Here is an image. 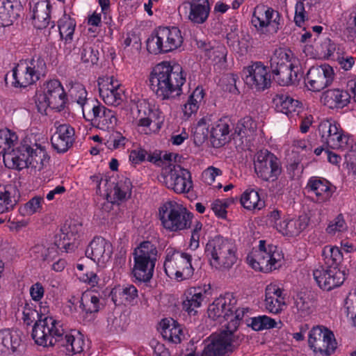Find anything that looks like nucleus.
<instances>
[{
    "label": "nucleus",
    "mask_w": 356,
    "mask_h": 356,
    "mask_svg": "<svg viewBox=\"0 0 356 356\" xmlns=\"http://www.w3.org/2000/svg\"><path fill=\"white\" fill-rule=\"evenodd\" d=\"M351 95L348 90L339 88L330 89L325 91L321 97L323 104L330 108H343L350 102Z\"/></svg>",
    "instance_id": "24"
},
{
    "label": "nucleus",
    "mask_w": 356,
    "mask_h": 356,
    "mask_svg": "<svg viewBox=\"0 0 356 356\" xmlns=\"http://www.w3.org/2000/svg\"><path fill=\"white\" fill-rule=\"evenodd\" d=\"M280 15L271 8H256L252 15V24L261 33H275L280 29Z\"/></svg>",
    "instance_id": "14"
},
{
    "label": "nucleus",
    "mask_w": 356,
    "mask_h": 356,
    "mask_svg": "<svg viewBox=\"0 0 356 356\" xmlns=\"http://www.w3.org/2000/svg\"><path fill=\"white\" fill-rule=\"evenodd\" d=\"M127 139L120 132L116 131L107 140L106 145L111 149H115L125 145Z\"/></svg>",
    "instance_id": "62"
},
{
    "label": "nucleus",
    "mask_w": 356,
    "mask_h": 356,
    "mask_svg": "<svg viewBox=\"0 0 356 356\" xmlns=\"http://www.w3.org/2000/svg\"><path fill=\"white\" fill-rule=\"evenodd\" d=\"M229 127L222 119L219 120L210 131L211 141L214 147H220L227 142Z\"/></svg>",
    "instance_id": "34"
},
{
    "label": "nucleus",
    "mask_w": 356,
    "mask_h": 356,
    "mask_svg": "<svg viewBox=\"0 0 356 356\" xmlns=\"http://www.w3.org/2000/svg\"><path fill=\"white\" fill-rule=\"evenodd\" d=\"M228 205L227 200L223 202L220 200H216L211 204V209L216 216L221 218H225L227 215L226 209Z\"/></svg>",
    "instance_id": "63"
},
{
    "label": "nucleus",
    "mask_w": 356,
    "mask_h": 356,
    "mask_svg": "<svg viewBox=\"0 0 356 356\" xmlns=\"http://www.w3.org/2000/svg\"><path fill=\"white\" fill-rule=\"evenodd\" d=\"M204 253L210 265L221 271L229 270L237 261L234 245L220 236L208 241Z\"/></svg>",
    "instance_id": "4"
},
{
    "label": "nucleus",
    "mask_w": 356,
    "mask_h": 356,
    "mask_svg": "<svg viewBox=\"0 0 356 356\" xmlns=\"http://www.w3.org/2000/svg\"><path fill=\"white\" fill-rule=\"evenodd\" d=\"M98 51L95 50L90 43H83L80 49L81 60L84 63H88L92 65L97 64L98 58Z\"/></svg>",
    "instance_id": "47"
},
{
    "label": "nucleus",
    "mask_w": 356,
    "mask_h": 356,
    "mask_svg": "<svg viewBox=\"0 0 356 356\" xmlns=\"http://www.w3.org/2000/svg\"><path fill=\"white\" fill-rule=\"evenodd\" d=\"M79 302L80 308L86 314L97 313L103 307V305L99 302V297L92 291L84 292Z\"/></svg>",
    "instance_id": "39"
},
{
    "label": "nucleus",
    "mask_w": 356,
    "mask_h": 356,
    "mask_svg": "<svg viewBox=\"0 0 356 356\" xmlns=\"http://www.w3.org/2000/svg\"><path fill=\"white\" fill-rule=\"evenodd\" d=\"M157 249L150 241H144L135 249L133 255L134 276L140 282H147L152 279L157 259Z\"/></svg>",
    "instance_id": "6"
},
{
    "label": "nucleus",
    "mask_w": 356,
    "mask_h": 356,
    "mask_svg": "<svg viewBox=\"0 0 356 356\" xmlns=\"http://www.w3.org/2000/svg\"><path fill=\"white\" fill-rule=\"evenodd\" d=\"M58 30L61 39L65 40L67 45L71 42L73 38L76 27V22L70 16L64 15L58 21Z\"/></svg>",
    "instance_id": "40"
},
{
    "label": "nucleus",
    "mask_w": 356,
    "mask_h": 356,
    "mask_svg": "<svg viewBox=\"0 0 356 356\" xmlns=\"http://www.w3.org/2000/svg\"><path fill=\"white\" fill-rule=\"evenodd\" d=\"M318 48V51L324 58H330L331 56L334 58V53L336 50V44L330 38H325Z\"/></svg>",
    "instance_id": "59"
},
{
    "label": "nucleus",
    "mask_w": 356,
    "mask_h": 356,
    "mask_svg": "<svg viewBox=\"0 0 356 356\" xmlns=\"http://www.w3.org/2000/svg\"><path fill=\"white\" fill-rule=\"evenodd\" d=\"M334 76V70L329 65L312 66L305 78V85L309 90L319 92L332 83Z\"/></svg>",
    "instance_id": "15"
},
{
    "label": "nucleus",
    "mask_w": 356,
    "mask_h": 356,
    "mask_svg": "<svg viewBox=\"0 0 356 356\" xmlns=\"http://www.w3.org/2000/svg\"><path fill=\"white\" fill-rule=\"evenodd\" d=\"M83 117L97 124V128L108 131L113 130L118 121L115 111L100 105L98 102L83 108Z\"/></svg>",
    "instance_id": "12"
},
{
    "label": "nucleus",
    "mask_w": 356,
    "mask_h": 356,
    "mask_svg": "<svg viewBox=\"0 0 356 356\" xmlns=\"http://www.w3.org/2000/svg\"><path fill=\"white\" fill-rule=\"evenodd\" d=\"M270 252L256 253L254 257H248L251 266L259 271L268 273L271 271V267L270 266Z\"/></svg>",
    "instance_id": "43"
},
{
    "label": "nucleus",
    "mask_w": 356,
    "mask_h": 356,
    "mask_svg": "<svg viewBox=\"0 0 356 356\" xmlns=\"http://www.w3.org/2000/svg\"><path fill=\"white\" fill-rule=\"evenodd\" d=\"M22 342L20 334L17 330L3 329L0 330V345L7 350L15 352Z\"/></svg>",
    "instance_id": "37"
},
{
    "label": "nucleus",
    "mask_w": 356,
    "mask_h": 356,
    "mask_svg": "<svg viewBox=\"0 0 356 356\" xmlns=\"http://www.w3.org/2000/svg\"><path fill=\"white\" fill-rule=\"evenodd\" d=\"M43 198L35 196L26 202L23 207L19 208V212L22 216H31L41 209V202Z\"/></svg>",
    "instance_id": "55"
},
{
    "label": "nucleus",
    "mask_w": 356,
    "mask_h": 356,
    "mask_svg": "<svg viewBox=\"0 0 356 356\" xmlns=\"http://www.w3.org/2000/svg\"><path fill=\"white\" fill-rule=\"evenodd\" d=\"M242 76L247 85L257 90L264 91L271 86V76L261 62H254L244 67Z\"/></svg>",
    "instance_id": "13"
},
{
    "label": "nucleus",
    "mask_w": 356,
    "mask_h": 356,
    "mask_svg": "<svg viewBox=\"0 0 356 356\" xmlns=\"http://www.w3.org/2000/svg\"><path fill=\"white\" fill-rule=\"evenodd\" d=\"M236 305V300L232 293H227L216 298L212 304L209 305L207 312L210 318L213 321L223 318L229 321L233 316L234 309Z\"/></svg>",
    "instance_id": "18"
},
{
    "label": "nucleus",
    "mask_w": 356,
    "mask_h": 356,
    "mask_svg": "<svg viewBox=\"0 0 356 356\" xmlns=\"http://www.w3.org/2000/svg\"><path fill=\"white\" fill-rule=\"evenodd\" d=\"M265 305L267 310L273 314H279L283 310V307L286 306L285 301L275 297H269L265 295Z\"/></svg>",
    "instance_id": "56"
},
{
    "label": "nucleus",
    "mask_w": 356,
    "mask_h": 356,
    "mask_svg": "<svg viewBox=\"0 0 356 356\" xmlns=\"http://www.w3.org/2000/svg\"><path fill=\"white\" fill-rule=\"evenodd\" d=\"M127 325V316L124 314L109 318L108 326L111 332H122L126 329Z\"/></svg>",
    "instance_id": "57"
},
{
    "label": "nucleus",
    "mask_w": 356,
    "mask_h": 356,
    "mask_svg": "<svg viewBox=\"0 0 356 356\" xmlns=\"http://www.w3.org/2000/svg\"><path fill=\"white\" fill-rule=\"evenodd\" d=\"M204 95V90L201 88H196L193 93L188 97L187 102L182 108L185 115L190 117L199 108V104L203 99Z\"/></svg>",
    "instance_id": "41"
},
{
    "label": "nucleus",
    "mask_w": 356,
    "mask_h": 356,
    "mask_svg": "<svg viewBox=\"0 0 356 356\" xmlns=\"http://www.w3.org/2000/svg\"><path fill=\"white\" fill-rule=\"evenodd\" d=\"M99 95L105 104L117 106L123 101L124 91L113 84V77H99L97 81Z\"/></svg>",
    "instance_id": "19"
},
{
    "label": "nucleus",
    "mask_w": 356,
    "mask_h": 356,
    "mask_svg": "<svg viewBox=\"0 0 356 356\" xmlns=\"http://www.w3.org/2000/svg\"><path fill=\"white\" fill-rule=\"evenodd\" d=\"M12 76L14 79L12 84L16 88H26L37 81L27 67V60L19 61L13 69Z\"/></svg>",
    "instance_id": "27"
},
{
    "label": "nucleus",
    "mask_w": 356,
    "mask_h": 356,
    "mask_svg": "<svg viewBox=\"0 0 356 356\" xmlns=\"http://www.w3.org/2000/svg\"><path fill=\"white\" fill-rule=\"evenodd\" d=\"M9 187L0 186V213H4L13 209L16 204V200L11 197V192Z\"/></svg>",
    "instance_id": "52"
},
{
    "label": "nucleus",
    "mask_w": 356,
    "mask_h": 356,
    "mask_svg": "<svg viewBox=\"0 0 356 356\" xmlns=\"http://www.w3.org/2000/svg\"><path fill=\"white\" fill-rule=\"evenodd\" d=\"M161 334L168 341L179 343L181 341L183 331L181 325L174 319L164 318L160 323Z\"/></svg>",
    "instance_id": "31"
},
{
    "label": "nucleus",
    "mask_w": 356,
    "mask_h": 356,
    "mask_svg": "<svg viewBox=\"0 0 356 356\" xmlns=\"http://www.w3.org/2000/svg\"><path fill=\"white\" fill-rule=\"evenodd\" d=\"M346 229V224L342 214H339L333 221L330 222L326 231L334 234L336 232H343Z\"/></svg>",
    "instance_id": "60"
},
{
    "label": "nucleus",
    "mask_w": 356,
    "mask_h": 356,
    "mask_svg": "<svg viewBox=\"0 0 356 356\" xmlns=\"http://www.w3.org/2000/svg\"><path fill=\"white\" fill-rule=\"evenodd\" d=\"M183 41L177 27H159L155 35L147 39V49L153 54L168 53L180 47Z\"/></svg>",
    "instance_id": "8"
},
{
    "label": "nucleus",
    "mask_w": 356,
    "mask_h": 356,
    "mask_svg": "<svg viewBox=\"0 0 356 356\" xmlns=\"http://www.w3.org/2000/svg\"><path fill=\"white\" fill-rule=\"evenodd\" d=\"M247 325L255 331H260L275 327L277 323L274 319L264 315L252 318L251 323H247Z\"/></svg>",
    "instance_id": "46"
},
{
    "label": "nucleus",
    "mask_w": 356,
    "mask_h": 356,
    "mask_svg": "<svg viewBox=\"0 0 356 356\" xmlns=\"http://www.w3.org/2000/svg\"><path fill=\"white\" fill-rule=\"evenodd\" d=\"M295 305L301 317L307 316L312 312V302L305 295H298Z\"/></svg>",
    "instance_id": "53"
},
{
    "label": "nucleus",
    "mask_w": 356,
    "mask_h": 356,
    "mask_svg": "<svg viewBox=\"0 0 356 356\" xmlns=\"http://www.w3.org/2000/svg\"><path fill=\"white\" fill-rule=\"evenodd\" d=\"M226 38L227 40V44L229 46H232L235 50H236V46L238 47V51H240L241 54L247 52L248 45L239 40L237 33L234 31L228 32Z\"/></svg>",
    "instance_id": "58"
},
{
    "label": "nucleus",
    "mask_w": 356,
    "mask_h": 356,
    "mask_svg": "<svg viewBox=\"0 0 356 356\" xmlns=\"http://www.w3.org/2000/svg\"><path fill=\"white\" fill-rule=\"evenodd\" d=\"M203 120H201L194 131V142L195 144H202L204 143L208 137L209 131L205 127V124L202 122Z\"/></svg>",
    "instance_id": "61"
},
{
    "label": "nucleus",
    "mask_w": 356,
    "mask_h": 356,
    "mask_svg": "<svg viewBox=\"0 0 356 356\" xmlns=\"http://www.w3.org/2000/svg\"><path fill=\"white\" fill-rule=\"evenodd\" d=\"M256 123L250 116H245L241 119L236 124L234 129V135L241 138L246 137L254 132Z\"/></svg>",
    "instance_id": "45"
},
{
    "label": "nucleus",
    "mask_w": 356,
    "mask_h": 356,
    "mask_svg": "<svg viewBox=\"0 0 356 356\" xmlns=\"http://www.w3.org/2000/svg\"><path fill=\"white\" fill-rule=\"evenodd\" d=\"M81 230V223L75 220H67L60 229L63 235V236H60L62 243H65L67 240V243H74V248H76L78 243H76L75 241L79 237Z\"/></svg>",
    "instance_id": "36"
},
{
    "label": "nucleus",
    "mask_w": 356,
    "mask_h": 356,
    "mask_svg": "<svg viewBox=\"0 0 356 356\" xmlns=\"http://www.w3.org/2000/svg\"><path fill=\"white\" fill-rule=\"evenodd\" d=\"M162 179L161 181L168 188L178 194L188 193L193 187L191 172L179 165H174Z\"/></svg>",
    "instance_id": "16"
},
{
    "label": "nucleus",
    "mask_w": 356,
    "mask_h": 356,
    "mask_svg": "<svg viewBox=\"0 0 356 356\" xmlns=\"http://www.w3.org/2000/svg\"><path fill=\"white\" fill-rule=\"evenodd\" d=\"M32 338L40 346H48L58 344L65 348L67 355H74L83 351L84 339L78 332L74 336L64 332L61 325L53 318H46L37 324L32 334Z\"/></svg>",
    "instance_id": "1"
},
{
    "label": "nucleus",
    "mask_w": 356,
    "mask_h": 356,
    "mask_svg": "<svg viewBox=\"0 0 356 356\" xmlns=\"http://www.w3.org/2000/svg\"><path fill=\"white\" fill-rule=\"evenodd\" d=\"M110 296L115 305L131 304L138 297V290L132 284L118 286L111 291Z\"/></svg>",
    "instance_id": "28"
},
{
    "label": "nucleus",
    "mask_w": 356,
    "mask_h": 356,
    "mask_svg": "<svg viewBox=\"0 0 356 356\" xmlns=\"http://www.w3.org/2000/svg\"><path fill=\"white\" fill-rule=\"evenodd\" d=\"M14 6L10 2L4 3L3 0H0V25L8 26L13 22L14 18Z\"/></svg>",
    "instance_id": "50"
},
{
    "label": "nucleus",
    "mask_w": 356,
    "mask_h": 356,
    "mask_svg": "<svg viewBox=\"0 0 356 356\" xmlns=\"http://www.w3.org/2000/svg\"><path fill=\"white\" fill-rule=\"evenodd\" d=\"M275 108L277 112L289 115L300 108L302 103L286 94H277L273 99Z\"/></svg>",
    "instance_id": "33"
},
{
    "label": "nucleus",
    "mask_w": 356,
    "mask_h": 356,
    "mask_svg": "<svg viewBox=\"0 0 356 356\" xmlns=\"http://www.w3.org/2000/svg\"><path fill=\"white\" fill-rule=\"evenodd\" d=\"M339 125H337L334 122H332L331 120H323L318 125V131L321 136V141L323 145H327L328 138L332 137V136L337 131V129Z\"/></svg>",
    "instance_id": "51"
},
{
    "label": "nucleus",
    "mask_w": 356,
    "mask_h": 356,
    "mask_svg": "<svg viewBox=\"0 0 356 356\" xmlns=\"http://www.w3.org/2000/svg\"><path fill=\"white\" fill-rule=\"evenodd\" d=\"M190 6L188 19L195 24H202L209 16L211 8L208 0H186Z\"/></svg>",
    "instance_id": "23"
},
{
    "label": "nucleus",
    "mask_w": 356,
    "mask_h": 356,
    "mask_svg": "<svg viewBox=\"0 0 356 356\" xmlns=\"http://www.w3.org/2000/svg\"><path fill=\"white\" fill-rule=\"evenodd\" d=\"M347 37L350 40L356 38V13H350L347 21L346 29Z\"/></svg>",
    "instance_id": "64"
},
{
    "label": "nucleus",
    "mask_w": 356,
    "mask_h": 356,
    "mask_svg": "<svg viewBox=\"0 0 356 356\" xmlns=\"http://www.w3.org/2000/svg\"><path fill=\"white\" fill-rule=\"evenodd\" d=\"M27 67L31 74L38 81L41 75H44L46 70V63L40 56H33L27 61Z\"/></svg>",
    "instance_id": "48"
},
{
    "label": "nucleus",
    "mask_w": 356,
    "mask_h": 356,
    "mask_svg": "<svg viewBox=\"0 0 356 356\" xmlns=\"http://www.w3.org/2000/svg\"><path fill=\"white\" fill-rule=\"evenodd\" d=\"M74 129L69 124L56 126V131L51 138L53 148L58 153L67 152L74 142Z\"/></svg>",
    "instance_id": "20"
},
{
    "label": "nucleus",
    "mask_w": 356,
    "mask_h": 356,
    "mask_svg": "<svg viewBox=\"0 0 356 356\" xmlns=\"http://www.w3.org/2000/svg\"><path fill=\"white\" fill-rule=\"evenodd\" d=\"M23 321L24 323L27 325H30L33 321H35V323L33 327L32 333L34 330L35 326L40 323V321H43L46 318H51V316H44L43 314H39V312L33 309L29 303H25V305L23 308Z\"/></svg>",
    "instance_id": "44"
},
{
    "label": "nucleus",
    "mask_w": 356,
    "mask_h": 356,
    "mask_svg": "<svg viewBox=\"0 0 356 356\" xmlns=\"http://www.w3.org/2000/svg\"><path fill=\"white\" fill-rule=\"evenodd\" d=\"M254 171L264 181H275L282 173L280 159L267 149H261L255 155Z\"/></svg>",
    "instance_id": "10"
},
{
    "label": "nucleus",
    "mask_w": 356,
    "mask_h": 356,
    "mask_svg": "<svg viewBox=\"0 0 356 356\" xmlns=\"http://www.w3.org/2000/svg\"><path fill=\"white\" fill-rule=\"evenodd\" d=\"M111 243L101 236L95 237L86 250V256L94 261L105 263L112 254Z\"/></svg>",
    "instance_id": "21"
},
{
    "label": "nucleus",
    "mask_w": 356,
    "mask_h": 356,
    "mask_svg": "<svg viewBox=\"0 0 356 356\" xmlns=\"http://www.w3.org/2000/svg\"><path fill=\"white\" fill-rule=\"evenodd\" d=\"M17 136L15 133H11L8 129L0 130V154L3 155V162L6 166L8 168L9 165H12V161L7 160L6 157L8 154L15 153L17 155L18 147L13 148L14 143L17 140Z\"/></svg>",
    "instance_id": "30"
},
{
    "label": "nucleus",
    "mask_w": 356,
    "mask_h": 356,
    "mask_svg": "<svg viewBox=\"0 0 356 356\" xmlns=\"http://www.w3.org/2000/svg\"><path fill=\"white\" fill-rule=\"evenodd\" d=\"M348 140L349 136L344 134L339 126L337 131L328 138L326 146L331 149H343L348 145Z\"/></svg>",
    "instance_id": "49"
},
{
    "label": "nucleus",
    "mask_w": 356,
    "mask_h": 356,
    "mask_svg": "<svg viewBox=\"0 0 356 356\" xmlns=\"http://www.w3.org/2000/svg\"><path fill=\"white\" fill-rule=\"evenodd\" d=\"M241 203L248 210H259L264 206V202L260 200L258 193L254 190L245 192L241 198Z\"/></svg>",
    "instance_id": "42"
},
{
    "label": "nucleus",
    "mask_w": 356,
    "mask_h": 356,
    "mask_svg": "<svg viewBox=\"0 0 356 356\" xmlns=\"http://www.w3.org/2000/svg\"><path fill=\"white\" fill-rule=\"evenodd\" d=\"M159 211L163 227L171 232L186 229L191 225L193 213L176 202H166Z\"/></svg>",
    "instance_id": "7"
},
{
    "label": "nucleus",
    "mask_w": 356,
    "mask_h": 356,
    "mask_svg": "<svg viewBox=\"0 0 356 356\" xmlns=\"http://www.w3.org/2000/svg\"><path fill=\"white\" fill-rule=\"evenodd\" d=\"M314 278L324 291H331L341 286L345 280V273L336 267H321L314 270Z\"/></svg>",
    "instance_id": "17"
},
{
    "label": "nucleus",
    "mask_w": 356,
    "mask_h": 356,
    "mask_svg": "<svg viewBox=\"0 0 356 356\" xmlns=\"http://www.w3.org/2000/svg\"><path fill=\"white\" fill-rule=\"evenodd\" d=\"M227 51L224 46L219 45L209 50L208 55L220 68H225Z\"/></svg>",
    "instance_id": "54"
},
{
    "label": "nucleus",
    "mask_w": 356,
    "mask_h": 356,
    "mask_svg": "<svg viewBox=\"0 0 356 356\" xmlns=\"http://www.w3.org/2000/svg\"><path fill=\"white\" fill-rule=\"evenodd\" d=\"M309 221V219L306 215L300 216L298 218L285 219L279 222L277 229L284 236L294 237L307 227Z\"/></svg>",
    "instance_id": "25"
},
{
    "label": "nucleus",
    "mask_w": 356,
    "mask_h": 356,
    "mask_svg": "<svg viewBox=\"0 0 356 356\" xmlns=\"http://www.w3.org/2000/svg\"><path fill=\"white\" fill-rule=\"evenodd\" d=\"M29 4L34 26L38 29L46 28L49 24L51 8L49 0H30Z\"/></svg>",
    "instance_id": "22"
},
{
    "label": "nucleus",
    "mask_w": 356,
    "mask_h": 356,
    "mask_svg": "<svg viewBox=\"0 0 356 356\" xmlns=\"http://www.w3.org/2000/svg\"><path fill=\"white\" fill-rule=\"evenodd\" d=\"M322 256L324 257L325 266L330 268H339L343 259L341 249L332 245H326L323 248Z\"/></svg>",
    "instance_id": "38"
},
{
    "label": "nucleus",
    "mask_w": 356,
    "mask_h": 356,
    "mask_svg": "<svg viewBox=\"0 0 356 356\" xmlns=\"http://www.w3.org/2000/svg\"><path fill=\"white\" fill-rule=\"evenodd\" d=\"M60 246L67 252L73 250L75 245L74 243H61V236H60L59 240L56 236L54 245L51 247L45 248L43 245H37L33 248L32 252L39 254L36 256L38 259L49 263L55 259L57 256V248H59Z\"/></svg>",
    "instance_id": "26"
},
{
    "label": "nucleus",
    "mask_w": 356,
    "mask_h": 356,
    "mask_svg": "<svg viewBox=\"0 0 356 356\" xmlns=\"http://www.w3.org/2000/svg\"><path fill=\"white\" fill-rule=\"evenodd\" d=\"M330 185L327 179L314 177L309 180L307 187L316 194L319 200L324 202L329 200L332 194Z\"/></svg>",
    "instance_id": "35"
},
{
    "label": "nucleus",
    "mask_w": 356,
    "mask_h": 356,
    "mask_svg": "<svg viewBox=\"0 0 356 356\" xmlns=\"http://www.w3.org/2000/svg\"><path fill=\"white\" fill-rule=\"evenodd\" d=\"M66 99L65 90L60 82L56 79L45 82L35 95V105L41 114H47L48 108L56 111L63 110Z\"/></svg>",
    "instance_id": "5"
},
{
    "label": "nucleus",
    "mask_w": 356,
    "mask_h": 356,
    "mask_svg": "<svg viewBox=\"0 0 356 356\" xmlns=\"http://www.w3.org/2000/svg\"><path fill=\"white\" fill-rule=\"evenodd\" d=\"M309 346L316 353L331 355L337 348V341L332 332L323 326L314 327L309 332Z\"/></svg>",
    "instance_id": "11"
},
{
    "label": "nucleus",
    "mask_w": 356,
    "mask_h": 356,
    "mask_svg": "<svg viewBox=\"0 0 356 356\" xmlns=\"http://www.w3.org/2000/svg\"><path fill=\"white\" fill-rule=\"evenodd\" d=\"M205 291L200 287L190 288L185 293L186 299L183 301V309L190 315L197 314L196 308L201 306L204 298Z\"/></svg>",
    "instance_id": "32"
},
{
    "label": "nucleus",
    "mask_w": 356,
    "mask_h": 356,
    "mask_svg": "<svg viewBox=\"0 0 356 356\" xmlns=\"http://www.w3.org/2000/svg\"><path fill=\"white\" fill-rule=\"evenodd\" d=\"M16 154L15 153L8 154L6 157L7 160L12 161V165H8L9 168L20 170L31 168L40 171L49 160V156L44 147L37 143L31 145L27 139L23 140L18 146Z\"/></svg>",
    "instance_id": "3"
},
{
    "label": "nucleus",
    "mask_w": 356,
    "mask_h": 356,
    "mask_svg": "<svg viewBox=\"0 0 356 356\" xmlns=\"http://www.w3.org/2000/svg\"><path fill=\"white\" fill-rule=\"evenodd\" d=\"M149 82L152 90L158 97L163 100L173 99L182 94L186 75L179 64L163 61L153 68Z\"/></svg>",
    "instance_id": "2"
},
{
    "label": "nucleus",
    "mask_w": 356,
    "mask_h": 356,
    "mask_svg": "<svg viewBox=\"0 0 356 356\" xmlns=\"http://www.w3.org/2000/svg\"><path fill=\"white\" fill-rule=\"evenodd\" d=\"M270 69L273 79L280 86L293 84L299 80L298 67L290 63L287 54L282 51L271 57Z\"/></svg>",
    "instance_id": "9"
},
{
    "label": "nucleus",
    "mask_w": 356,
    "mask_h": 356,
    "mask_svg": "<svg viewBox=\"0 0 356 356\" xmlns=\"http://www.w3.org/2000/svg\"><path fill=\"white\" fill-rule=\"evenodd\" d=\"M174 257L175 264L177 269L176 279L178 281H182L191 278L194 271L191 264V255L185 252H177L174 254Z\"/></svg>",
    "instance_id": "29"
}]
</instances>
